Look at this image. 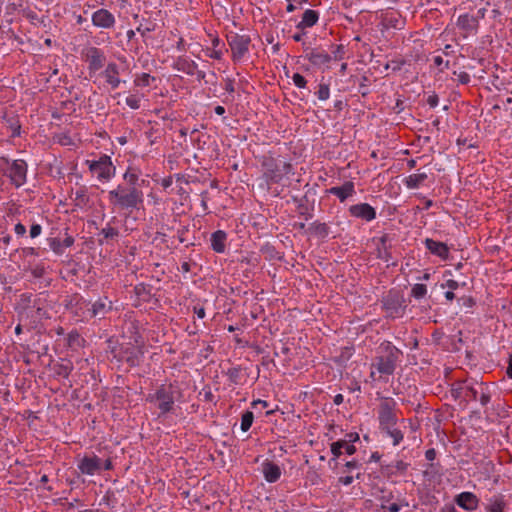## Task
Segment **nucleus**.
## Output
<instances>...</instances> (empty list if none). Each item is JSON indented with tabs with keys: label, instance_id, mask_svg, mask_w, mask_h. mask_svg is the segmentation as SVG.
<instances>
[{
	"label": "nucleus",
	"instance_id": "obj_1",
	"mask_svg": "<svg viewBox=\"0 0 512 512\" xmlns=\"http://www.w3.org/2000/svg\"><path fill=\"white\" fill-rule=\"evenodd\" d=\"M398 355V349L389 347L384 355L377 356L370 366L371 382H387L388 377L394 373Z\"/></svg>",
	"mask_w": 512,
	"mask_h": 512
},
{
	"label": "nucleus",
	"instance_id": "obj_2",
	"mask_svg": "<svg viewBox=\"0 0 512 512\" xmlns=\"http://www.w3.org/2000/svg\"><path fill=\"white\" fill-rule=\"evenodd\" d=\"M108 199L112 205L121 209L138 208L143 202V193L135 187L118 185L109 191Z\"/></svg>",
	"mask_w": 512,
	"mask_h": 512
},
{
	"label": "nucleus",
	"instance_id": "obj_3",
	"mask_svg": "<svg viewBox=\"0 0 512 512\" xmlns=\"http://www.w3.org/2000/svg\"><path fill=\"white\" fill-rule=\"evenodd\" d=\"M86 164L90 172L101 183H107L115 176L116 168L108 155H102L98 160H87Z\"/></svg>",
	"mask_w": 512,
	"mask_h": 512
},
{
	"label": "nucleus",
	"instance_id": "obj_4",
	"mask_svg": "<svg viewBox=\"0 0 512 512\" xmlns=\"http://www.w3.org/2000/svg\"><path fill=\"white\" fill-rule=\"evenodd\" d=\"M146 401L156 404L160 414H166L173 409L175 402L174 390L171 386L162 385L154 393L148 394Z\"/></svg>",
	"mask_w": 512,
	"mask_h": 512
},
{
	"label": "nucleus",
	"instance_id": "obj_5",
	"mask_svg": "<svg viewBox=\"0 0 512 512\" xmlns=\"http://www.w3.org/2000/svg\"><path fill=\"white\" fill-rule=\"evenodd\" d=\"M99 88L107 87L109 89H117L122 80L120 79V68L115 62L108 63L104 70L98 73L93 80Z\"/></svg>",
	"mask_w": 512,
	"mask_h": 512
},
{
	"label": "nucleus",
	"instance_id": "obj_6",
	"mask_svg": "<svg viewBox=\"0 0 512 512\" xmlns=\"http://www.w3.org/2000/svg\"><path fill=\"white\" fill-rule=\"evenodd\" d=\"M227 41L234 62L244 61L249 53L250 38L247 35L231 34Z\"/></svg>",
	"mask_w": 512,
	"mask_h": 512
},
{
	"label": "nucleus",
	"instance_id": "obj_7",
	"mask_svg": "<svg viewBox=\"0 0 512 512\" xmlns=\"http://www.w3.org/2000/svg\"><path fill=\"white\" fill-rule=\"evenodd\" d=\"M395 407L396 402L391 398H384L381 401L378 411V419L381 430L386 427L396 425L397 416L395 414Z\"/></svg>",
	"mask_w": 512,
	"mask_h": 512
},
{
	"label": "nucleus",
	"instance_id": "obj_8",
	"mask_svg": "<svg viewBox=\"0 0 512 512\" xmlns=\"http://www.w3.org/2000/svg\"><path fill=\"white\" fill-rule=\"evenodd\" d=\"M83 57L88 63L90 78L96 77L98 71L104 67L106 56L104 52L96 47H89L83 52Z\"/></svg>",
	"mask_w": 512,
	"mask_h": 512
},
{
	"label": "nucleus",
	"instance_id": "obj_9",
	"mask_svg": "<svg viewBox=\"0 0 512 512\" xmlns=\"http://www.w3.org/2000/svg\"><path fill=\"white\" fill-rule=\"evenodd\" d=\"M77 467L82 474L93 476L102 471V460L96 455L86 456L79 460Z\"/></svg>",
	"mask_w": 512,
	"mask_h": 512
},
{
	"label": "nucleus",
	"instance_id": "obj_10",
	"mask_svg": "<svg viewBox=\"0 0 512 512\" xmlns=\"http://www.w3.org/2000/svg\"><path fill=\"white\" fill-rule=\"evenodd\" d=\"M27 164L24 160H15L9 167L8 175L16 187H20L26 182Z\"/></svg>",
	"mask_w": 512,
	"mask_h": 512
},
{
	"label": "nucleus",
	"instance_id": "obj_11",
	"mask_svg": "<svg viewBox=\"0 0 512 512\" xmlns=\"http://www.w3.org/2000/svg\"><path fill=\"white\" fill-rule=\"evenodd\" d=\"M91 21L95 27L102 29H111L116 23L114 15L104 8L95 11L91 16Z\"/></svg>",
	"mask_w": 512,
	"mask_h": 512
},
{
	"label": "nucleus",
	"instance_id": "obj_12",
	"mask_svg": "<svg viewBox=\"0 0 512 512\" xmlns=\"http://www.w3.org/2000/svg\"><path fill=\"white\" fill-rule=\"evenodd\" d=\"M454 502L462 509L472 512L479 506V498L472 492L464 491L454 497Z\"/></svg>",
	"mask_w": 512,
	"mask_h": 512
},
{
	"label": "nucleus",
	"instance_id": "obj_13",
	"mask_svg": "<svg viewBox=\"0 0 512 512\" xmlns=\"http://www.w3.org/2000/svg\"><path fill=\"white\" fill-rule=\"evenodd\" d=\"M291 169L292 166L289 163L278 161L275 163L274 168H270L268 164H266V175L270 181L278 183L284 176L291 172Z\"/></svg>",
	"mask_w": 512,
	"mask_h": 512
},
{
	"label": "nucleus",
	"instance_id": "obj_14",
	"mask_svg": "<svg viewBox=\"0 0 512 512\" xmlns=\"http://www.w3.org/2000/svg\"><path fill=\"white\" fill-rule=\"evenodd\" d=\"M349 212L353 217L370 222L376 218V210L368 203H359L350 206Z\"/></svg>",
	"mask_w": 512,
	"mask_h": 512
},
{
	"label": "nucleus",
	"instance_id": "obj_15",
	"mask_svg": "<svg viewBox=\"0 0 512 512\" xmlns=\"http://www.w3.org/2000/svg\"><path fill=\"white\" fill-rule=\"evenodd\" d=\"M425 247L429 250L431 254L439 257L443 261L449 258V248L443 242L427 238L425 240Z\"/></svg>",
	"mask_w": 512,
	"mask_h": 512
},
{
	"label": "nucleus",
	"instance_id": "obj_16",
	"mask_svg": "<svg viewBox=\"0 0 512 512\" xmlns=\"http://www.w3.org/2000/svg\"><path fill=\"white\" fill-rule=\"evenodd\" d=\"M328 193L336 196L341 202L355 194V186L351 181L345 182L342 186H335L328 189Z\"/></svg>",
	"mask_w": 512,
	"mask_h": 512
},
{
	"label": "nucleus",
	"instance_id": "obj_17",
	"mask_svg": "<svg viewBox=\"0 0 512 512\" xmlns=\"http://www.w3.org/2000/svg\"><path fill=\"white\" fill-rule=\"evenodd\" d=\"M262 473L267 482L274 483L280 479L282 471L277 464L265 461L262 463Z\"/></svg>",
	"mask_w": 512,
	"mask_h": 512
},
{
	"label": "nucleus",
	"instance_id": "obj_18",
	"mask_svg": "<svg viewBox=\"0 0 512 512\" xmlns=\"http://www.w3.org/2000/svg\"><path fill=\"white\" fill-rule=\"evenodd\" d=\"M319 20V13L312 9H307L302 15L301 21L297 24V28L304 30L313 27Z\"/></svg>",
	"mask_w": 512,
	"mask_h": 512
},
{
	"label": "nucleus",
	"instance_id": "obj_19",
	"mask_svg": "<svg viewBox=\"0 0 512 512\" xmlns=\"http://www.w3.org/2000/svg\"><path fill=\"white\" fill-rule=\"evenodd\" d=\"M227 234L217 230L211 235V247L216 253H223L226 248Z\"/></svg>",
	"mask_w": 512,
	"mask_h": 512
},
{
	"label": "nucleus",
	"instance_id": "obj_20",
	"mask_svg": "<svg viewBox=\"0 0 512 512\" xmlns=\"http://www.w3.org/2000/svg\"><path fill=\"white\" fill-rule=\"evenodd\" d=\"M360 437L356 432L348 433L345 435V438L340 440L343 443V452L347 455H353L356 452V447L354 443L359 442Z\"/></svg>",
	"mask_w": 512,
	"mask_h": 512
},
{
	"label": "nucleus",
	"instance_id": "obj_21",
	"mask_svg": "<svg viewBox=\"0 0 512 512\" xmlns=\"http://www.w3.org/2000/svg\"><path fill=\"white\" fill-rule=\"evenodd\" d=\"M426 179L427 175L425 173H415L406 177L404 183L409 189H417Z\"/></svg>",
	"mask_w": 512,
	"mask_h": 512
},
{
	"label": "nucleus",
	"instance_id": "obj_22",
	"mask_svg": "<svg viewBox=\"0 0 512 512\" xmlns=\"http://www.w3.org/2000/svg\"><path fill=\"white\" fill-rule=\"evenodd\" d=\"M457 25L466 31H473L477 27V20L473 16L463 14L458 17Z\"/></svg>",
	"mask_w": 512,
	"mask_h": 512
},
{
	"label": "nucleus",
	"instance_id": "obj_23",
	"mask_svg": "<svg viewBox=\"0 0 512 512\" xmlns=\"http://www.w3.org/2000/svg\"><path fill=\"white\" fill-rule=\"evenodd\" d=\"M382 431H384L387 434V436H389L392 439L394 446L399 445L404 438L403 433L396 427V425L386 427L382 429Z\"/></svg>",
	"mask_w": 512,
	"mask_h": 512
},
{
	"label": "nucleus",
	"instance_id": "obj_24",
	"mask_svg": "<svg viewBox=\"0 0 512 512\" xmlns=\"http://www.w3.org/2000/svg\"><path fill=\"white\" fill-rule=\"evenodd\" d=\"M111 309V302L105 299H99L93 304V315L104 314L107 310Z\"/></svg>",
	"mask_w": 512,
	"mask_h": 512
},
{
	"label": "nucleus",
	"instance_id": "obj_25",
	"mask_svg": "<svg viewBox=\"0 0 512 512\" xmlns=\"http://www.w3.org/2000/svg\"><path fill=\"white\" fill-rule=\"evenodd\" d=\"M153 80L154 77L148 73L137 74L134 79V85L137 87H147Z\"/></svg>",
	"mask_w": 512,
	"mask_h": 512
},
{
	"label": "nucleus",
	"instance_id": "obj_26",
	"mask_svg": "<svg viewBox=\"0 0 512 512\" xmlns=\"http://www.w3.org/2000/svg\"><path fill=\"white\" fill-rule=\"evenodd\" d=\"M504 502L499 497H494L490 500L486 510L487 512H503Z\"/></svg>",
	"mask_w": 512,
	"mask_h": 512
},
{
	"label": "nucleus",
	"instance_id": "obj_27",
	"mask_svg": "<svg viewBox=\"0 0 512 512\" xmlns=\"http://www.w3.org/2000/svg\"><path fill=\"white\" fill-rule=\"evenodd\" d=\"M254 415L251 411H246L241 417V430L247 432L252 426Z\"/></svg>",
	"mask_w": 512,
	"mask_h": 512
},
{
	"label": "nucleus",
	"instance_id": "obj_28",
	"mask_svg": "<svg viewBox=\"0 0 512 512\" xmlns=\"http://www.w3.org/2000/svg\"><path fill=\"white\" fill-rule=\"evenodd\" d=\"M124 180L134 186L139 179V172L136 169L128 168L123 175Z\"/></svg>",
	"mask_w": 512,
	"mask_h": 512
},
{
	"label": "nucleus",
	"instance_id": "obj_29",
	"mask_svg": "<svg viewBox=\"0 0 512 512\" xmlns=\"http://www.w3.org/2000/svg\"><path fill=\"white\" fill-rule=\"evenodd\" d=\"M143 98L142 95H139V94H130L129 96L126 97V104L131 108V109H139L140 108V103H141V99Z\"/></svg>",
	"mask_w": 512,
	"mask_h": 512
},
{
	"label": "nucleus",
	"instance_id": "obj_30",
	"mask_svg": "<svg viewBox=\"0 0 512 512\" xmlns=\"http://www.w3.org/2000/svg\"><path fill=\"white\" fill-rule=\"evenodd\" d=\"M427 294V287L424 284L417 283L411 289V295L416 299H421Z\"/></svg>",
	"mask_w": 512,
	"mask_h": 512
},
{
	"label": "nucleus",
	"instance_id": "obj_31",
	"mask_svg": "<svg viewBox=\"0 0 512 512\" xmlns=\"http://www.w3.org/2000/svg\"><path fill=\"white\" fill-rule=\"evenodd\" d=\"M316 95L319 100L326 101L330 97V87L328 84L320 83Z\"/></svg>",
	"mask_w": 512,
	"mask_h": 512
},
{
	"label": "nucleus",
	"instance_id": "obj_32",
	"mask_svg": "<svg viewBox=\"0 0 512 512\" xmlns=\"http://www.w3.org/2000/svg\"><path fill=\"white\" fill-rule=\"evenodd\" d=\"M72 369V364L70 362H66L59 364L56 368V372L59 376L67 378L70 375Z\"/></svg>",
	"mask_w": 512,
	"mask_h": 512
},
{
	"label": "nucleus",
	"instance_id": "obj_33",
	"mask_svg": "<svg viewBox=\"0 0 512 512\" xmlns=\"http://www.w3.org/2000/svg\"><path fill=\"white\" fill-rule=\"evenodd\" d=\"M465 285H466L465 282L460 283L456 280L448 279L444 283L441 284V288H443V289L446 288L450 291H454V290L459 289L460 287H464Z\"/></svg>",
	"mask_w": 512,
	"mask_h": 512
},
{
	"label": "nucleus",
	"instance_id": "obj_34",
	"mask_svg": "<svg viewBox=\"0 0 512 512\" xmlns=\"http://www.w3.org/2000/svg\"><path fill=\"white\" fill-rule=\"evenodd\" d=\"M386 241H387L386 235L379 238V242L382 245V248L378 247V257L381 259H384L385 261H388L389 260L388 251L385 247Z\"/></svg>",
	"mask_w": 512,
	"mask_h": 512
},
{
	"label": "nucleus",
	"instance_id": "obj_35",
	"mask_svg": "<svg viewBox=\"0 0 512 512\" xmlns=\"http://www.w3.org/2000/svg\"><path fill=\"white\" fill-rule=\"evenodd\" d=\"M330 59L331 58L327 53L318 52L312 55V60L316 64L328 63Z\"/></svg>",
	"mask_w": 512,
	"mask_h": 512
},
{
	"label": "nucleus",
	"instance_id": "obj_36",
	"mask_svg": "<svg viewBox=\"0 0 512 512\" xmlns=\"http://www.w3.org/2000/svg\"><path fill=\"white\" fill-rule=\"evenodd\" d=\"M343 443L340 442V440L333 442L331 444V453L334 456V458H339L341 455L344 454L343 452Z\"/></svg>",
	"mask_w": 512,
	"mask_h": 512
},
{
	"label": "nucleus",
	"instance_id": "obj_37",
	"mask_svg": "<svg viewBox=\"0 0 512 512\" xmlns=\"http://www.w3.org/2000/svg\"><path fill=\"white\" fill-rule=\"evenodd\" d=\"M292 81L294 83V85L298 88H305L306 87V84H307V81L306 79L304 78V76H302L301 74L299 73H294L293 76H292Z\"/></svg>",
	"mask_w": 512,
	"mask_h": 512
},
{
	"label": "nucleus",
	"instance_id": "obj_38",
	"mask_svg": "<svg viewBox=\"0 0 512 512\" xmlns=\"http://www.w3.org/2000/svg\"><path fill=\"white\" fill-rule=\"evenodd\" d=\"M81 342H82V338L80 337V335L76 332H71L68 336V343H69V346L73 347V346H80L81 345Z\"/></svg>",
	"mask_w": 512,
	"mask_h": 512
},
{
	"label": "nucleus",
	"instance_id": "obj_39",
	"mask_svg": "<svg viewBox=\"0 0 512 512\" xmlns=\"http://www.w3.org/2000/svg\"><path fill=\"white\" fill-rule=\"evenodd\" d=\"M102 234L105 238H113L118 235V231L114 227L107 225L102 229Z\"/></svg>",
	"mask_w": 512,
	"mask_h": 512
},
{
	"label": "nucleus",
	"instance_id": "obj_40",
	"mask_svg": "<svg viewBox=\"0 0 512 512\" xmlns=\"http://www.w3.org/2000/svg\"><path fill=\"white\" fill-rule=\"evenodd\" d=\"M50 247L57 254H62L64 251V247L59 239H53L50 243Z\"/></svg>",
	"mask_w": 512,
	"mask_h": 512
},
{
	"label": "nucleus",
	"instance_id": "obj_41",
	"mask_svg": "<svg viewBox=\"0 0 512 512\" xmlns=\"http://www.w3.org/2000/svg\"><path fill=\"white\" fill-rule=\"evenodd\" d=\"M402 504L391 503L389 505L382 504V508L387 509L389 512H399L402 508Z\"/></svg>",
	"mask_w": 512,
	"mask_h": 512
},
{
	"label": "nucleus",
	"instance_id": "obj_42",
	"mask_svg": "<svg viewBox=\"0 0 512 512\" xmlns=\"http://www.w3.org/2000/svg\"><path fill=\"white\" fill-rule=\"evenodd\" d=\"M42 232V227L39 224H33L30 228V236L32 238L38 237Z\"/></svg>",
	"mask_w": 512,
	"mask_h": 512
},
{
	"label": "nucleus",
	"instance_id": "obj_43",
	"mask_svg": "<svg viewBox=\"0 0 512 512\" xmlns=\"http://www.w3.org/2000/svg\"><path fill=\"white\" fill-rule=\"evenodd\" d=\"M14 231L18 236H23L26 233V227L23 224L18 223L15 225Z\"/></svg>",
	"mask_w": 512,
	"mask_h": 512
},
{
	"label": "nucleus",
	"instance_id": "obj_44",
	"mask_svg": "<svg viewBox=\"0 0 512 512\" xmlns=\"http://www.w3.org/2000/svg\"><path fill=\"white\" fill-rule=\"evenodd\" d=\"M354 480V477L353 476H343V477H340L339 478V483L344 485V486H348L350 485Z\"/></svg>",
	"mask_w": 512,
	"mask_h": 512
},
{
	"label": "nucleus",
	"instance_id": "obj_45",
	"mask_svg": "<svg viewBox=\"0 0 512 512\" xmlns=\"http://www.w3.org/2000/svg\"><path fill=\"white\" fill-rule=\"evenodd\" d=\"M194 312L199 319H203L205 317V309L203 307H195Z\"/></svg>",
	"mask_w": 512,
	"mask_h": 512
},
{
	"label": "nucleus",
	"instance_id": "obj_46",
	"mask_svg": "<svg viewBox=\"0 0 512 512\" xmlns=\"http://www.w3.org/2000/svg\"><path fill=\"white\" fill-rule=\"evenodd\" d=\"M64 248L70 247L74 243V239L71 236H66L63 241H61Z\"/></svg>",
	"mask_w": 512,
	"mask_h": 512
},
{
	"label": "nucleus",
	"instance_id": "obj_47",
	"mask_svg": "<svg viewBox=\"0 0 512 512\" xmlns=\"http://www.w3.org/2000/svg\"><path fill=\"white\" fill-rule=\"evenodd\" d=\"M435 455H436V453H435L434 449H429L425 453L426 459L429 460V461L434 460Z\"/></svg>",
	"mask_w": 512,
	"mask_h": 512
},
{
	"label": "nucleus",
	"instance_id": "obj_48",
	"mask_svg": "<svg viewBox=\"0 0 512 512\" xmlns=\"http://www.w3.org/2000/svg\"><path fill=\"white\" fill-rule=\"evenodd\" d=\"M258 405H261L262 408L268 407V403L264 400H255L252 402V406L256 408Z\"/></svg>",
	"mask_w": 512,
	"mask_h": 512
},
{
	"label": "nucleus",
	"instance_id": "obj_49",
	"mask_svg": "<svg viewBox=\"0 0 512 512\" xmlns=\"http://www.w3.org/2000/svg\"><path fill=\"white\" fill-rule=\"evenodd\" d=\"M428 103L431 107H436L438 105V99L436 96H429Z\"/></svg>",
	"mask_w": 512,
	"mask_h": 512
},
{
	"label": "nucleus",
	"instance_id": "obj_50",
	"mask_svg": "<svg viewBox=\"0 0 512 512\" xmlns=\"http://www.w3.org/2000/svg\"><path fill=\"white\" fill-rule=\"evenodd\" d=\"M345 467L347 468L348 471L354 469V468H357L358 467V463L356 461H348L346 464H345Z\"/></svg>",
	"mask_w": 512,
	"mask_h": 512
},
{
	"label": "nucleus",
	"instance_id": "obj_51",
	"mask_svg": "<svg viewBox=\"0 0 512 512\" xmlns=\"http://www.w3.org/2000/svg\"><path fill=\"white\" fill-rule=\"evenodd\" d=\"M112 468V462L109 459L102 461V470H110Z\"/></svg>",
	"mask_w": 512,
	"mask_h": 512
},
{
	"label": "nucleus",
	"instance_id": "obj_52",
	"mask_svg": "<svg viewBox=\"0 0 512 512\" xmlns=\"http://www.w3.org/2000/svg\"><path fill=\"white\" fill-rule=\"evenodd\" d=\"M506 373H507L508 377L512 379V355H510V357H509V362H508V367H507Z\"/></svg>",
	"mask_w": 512,
	"mask_h": 512
},
{
	"label": "nucleus",
	"instance_id": "obj_53",
	"mask_svg": "<svg viewBox=\"0 0 512 512\" xmlns=\"http://www.w3.org/2000/svg\"><path fill=\"white\" fill-rule=\"evenodd\" d=\"M433 62H434V64H435L437 67H441V66L443 65V63H444V60H443V58H442L441 56H435V57L433 58Z\"/></svg>",
	"mask_w": 512,
	"mask_h": 512
},
{
	"label": "nucleus",
	"instance_id": "obj_54",
	"mask_svg": "<svg viewBox=\"0 0 512 512\" xmlns=\"http://www.w3.org/2000/svg\"><path fill=\"white\" fill-rule=\"evenodd\" d=\"M441 512H458V511L456 510V508L453 505H445L441 509Z\"/></svg>",
	"mask_w": 512,
	"mask_h": 512
},
{
	"label": "nucleus",
	"instance_id": "obj_55",
	"mask_svg": "<svg viewBox=\"0 0 512 512\" xmlns=\"http://www.w3.org/2000/svg\"><path fill=\"white\" fill-rule=\"evenodd\" d=\"M149 202L151 201L153 204H157L159 202L158 197L154 193L148 194Z\"/></svg>",
	"mask_w": 512,
	"mask_h": 512
},
{
	"label": "nucleus",
	"instance_id": "obj_56",
	"mask_svg": "<svg viewBox=\"0 0 512 512\" xmlns=\"http://www.w3.org/2000/svg\"><path fill=\"white\" fill-rule=\"evenodd\" d=\"M445 298L448 301H453L454 298H455V294L453 293V291L447 290L446 293H445Z\"/></svg>",
	"mask_w": 512,
	"mask_h": 512
},
{
	"label": "nucleus",
	"instance_id": "obj_57",
	"mask_svg": "<svg viewBox=\"0 0 512 512\" xmlns=\"http://www.w3.org/2000/svg\"><path fill=\"white\" fill-rule=\"evenodd\" d=\"M217 115H223L225 113V108L223 106H216L214 109Z\"/></svg>",
	"mask_w": 512,
	"mask_h": 512
},
{
	"label": "nucleus",
	"instance_id": "obj_58",
	"mask_svg": "<svg viewBox=\"0 0 512 512\" xmlns=\"http://www.w3.org/2000/svg\"><path fill=\"white\" fill-rule=\"evenodd\" d=\"M221 52L220 51H217V50H214L212 52V54L210 55L212 58H215V59H219L221 57Z\"/></svg>",
	"mask_w": 512,
	"mask_h": 512
},
{
	"label": "nucleus",
	"instance_id": "obj_59",
	"mask_svg": "<svg viewBox=\"0 0 512 512\" xmlns=\"http://www.w3.org/2000/svg\"><path fill=\"white\" fill-rule=\"evenodd\" d=\"M303 33H296L295 35H293V39L296 41V42H299L302 40L303 38Z\"/></svg>",
	"mask_w": 512,
	"mask_h": 512
},
{
	"label": "nucleus",
	"instance_id": "obj_60",
	"mask_svg": "<svg viewBox=\"0 0 512 512\" xmlns=\"http://www.w3.org/2000/svg\"><path fill=\"white\" fill-rule=\"evenodd\" d=\"M460 80L462 83H467L469 81V76L467 74H464L461 76Z\"/></svg>",
	"mask_w": 512,
	"mask_h": 512
},
{
	"label": "nucleus",
	"instance_id": "obj_61",
	"mask_svg": "<svg viewBox=\"0 0 512 512\" xmlns=\"http://www.w3.org/2000/svg\"><path fill=\"white\" fill-rule=\"evenodd\" d=\"M421 280L428 281L430 279V273L426 272L424 275L420 278Z\"/></svg>",
	"mask_w": 512,
	"mask_h": 512
},
{
	"label": "nucleus",
	"instance_id": "obj_62",
	"mask_svg": "<svg viewBox=\"0 0 512 512\" xmlns=\"http://www.w3.org/2000/svg\"><path fill=\"white\" fill-rule=\"evenodd\" d=\"M341 401H342V395H340V394H339V395H337V396L335 397V403H336V404H340V403H341Z\"/></svg>",
	"mask_w": 512,
	"mask_h": 512
},
{
	"label": "nucleus",
	"instance_id": "obj_63",
	"mask_svg": "<svg viewBox=\"0 0 512 512\" xmlns=\"http://www.w3.org/2000/svg\"><path fill=\"white\" fill-rule=\"evenodd\" d=\"M118 141H119V143H120L121 145L126 144V138H125V137H120V138L118 139Z\"/></svg>",
	"mask_w": 512,
	"mask_h": 512
},
{
	"label": "nucleus",
	"instance_id": "obj_64",
	"mask_svg": "<svg viewBox=\"0 0 512 512\" xmlns=\"http://www.w3.org/2000/svg\"><path fill=\"white\" fill-rule=\"evenodd\" d=\"M219 42H220V41H219V39H218V38H215V39L213 40V46H214V48H216V47H217V45L219 44Z\"/></svg>",
	"mask_w": 512,
	"mask_h": 512
}]
</instances>
